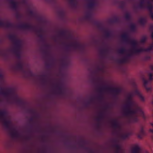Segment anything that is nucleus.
<instances>
[{"instance_id": "f257e3e1", "label": "nucleus", "mask_w": 153, "mask_h": 153, "mask_svg": "<svg viewBox=\"0 0 153 153\" xmlns=\"http://www.w3.org/2000/svg\"><path fill=\"white\" fill-rule=\"evenodd\" d=\"M150 131L151 132H153V130H152L151 129H150Z\"/></svg>"}, {"instance_id": "f03ea898", "label": "nucleus", "mask_w": 153, "mask_h": 153, "mask_svg": "<svg viewBox=\"0 0 153 153\" xmlns=\"http://www.w3.org/2000/svg\"><path fill=\"white\" fill-rule=\"evenodd\" d=\"M150 76H152V75L151 74H150Z\"/></svg>"}]
</instances>
